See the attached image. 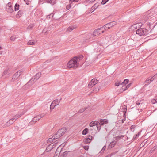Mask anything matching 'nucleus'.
Returning a JSON list of instances; mask_svg holds the SVG:
<instances>
[{"label": "nucleus", "mask_w": 157, "mask_h": 157, "mask_svg": "<svg viewBox=\"0 0 157 157\" xmlns=\"http://www.w3.org/2000/svg\"><path fill=\"white\" fill-rule=\"evenodd\" d=\"M83 141L86 143H89L90 142V140H89L88 138L84 139Z\"/></svg>", "instance_id": "36"}, {"label": "nucleus", "mask_w": 157, "mask_h": 157, "mask_svg": "<svg viewBox=\"0 0 157 157\" xmlns=\"http://www.w3.org/2000/svg\"><path fill=\"white\" fill-rule=\"evenodd\" d=\"M2 52L0 51V55H2Z\"/></svg>", "instance_id": "60"}, {"label": "nucleus", "mask_w": 157, "mask_h": 157, "mask_svg": "<svg viewBox=\"0 0 157 157\" xmlns=\"http://www.w3.org/2000/svg\"><path fill=\"white\" fill-rule=\"evenodd\" d=\"M131 84L130 83V84H128V85H127V86H126V87H124V86H123L122 87V88L123 89H124V90H127V89H128L130 87V86H131Z\"/></svg>", "instance_id": "29"}, {"label": "nucleus", "mask_w": 157, "mask_h": 157, "mask_svg": "<svg viewBox=\"0 0 157 157\" xmlns=\"http://www.w3.org/2000/svg\"><path fill=\"white\" fill-rule=\"evenodd\" d=\"M136 104L138 106V107H136L138 109V110L140 109L141 111H142V107H141V106L143 105V104L142 103H140L137 102Z\"/></svg>", "instance_id": "16"}, {"label": "nucleus", "mask_w": 157, "mask_h": 157, "mask_svg": "<svg viewBox=\"0 0 157 157\" xmlns=\"http://www.w3.org/2000/svg\"><path fill=\"white\" fill-rule=\"evenodd\" d=\"M56 143L55 144H50L47 147L46 151L47 152H48L51 151L56 146Z\"/></svg>", "instance_id": "8"}, {"label": "nucleus", "mask_w": 157, "mask_h": 157, "mask_svg": "<svg viewBox=\"0 0 157 157\" xmlns=\"http://www.w3.org/2000/svg\"><path fill=\"white\" fill-rule=\"evenodd\" d=\"M22 72L21 70H19L15 73L13 75L12 79H17L18 77L20 75Z\"/></svg>", "instance_id": "7"}, {"label": "nucleus", "mask_w": 157, "mask_h": 157, "mask_svg": "<svg viewBox=\"0 0 157 157\" xmlns=\"http://www.w3.org/2000/svg\"><path fill=\"white\" fill-rule=\"evenodd\" d=\"M13 122L14 121H13L12 120L10 119L9 121L6 122V125L7 126H10L13 124Z\"/></svg>", "instance_id": "22"}, {"label": "nucleus", "mask_w": 157, "mask_h": 157, "mask_svg": "<svg viewBox=\"0 0 157 157\" xmlns=\"http://www.w3.org/2000/svg\"><path fill=\"white\" fill-rule=\"evenodd\" d=\"M17 38L14 36H13L10 37V40L12 41H14Z\"/></svg>", "instance_id": "40"}, {"label": "nucleus", "mask_w": 157, "mask_h": 157, "mask_svg": "<svg viewBox=\"0 0 157 157\" xmlns=\"http://www.w3.org/2000/svg\"><path fill=\"white\" fill-rule=\"evenodd\" d=\"M10 120H12L13 121H14V122L16 120H15V118L13 117L11 119H10Z\"/></svg>", "instance_id": "57"}, {"label": "nucleus", "mask_w": 157, "mask_h": 157, "mask_svg": "<svg viewBox=\"0 0 157 157\" xmlns=\"http://www.w3.org/2000/svg\"><path fill=\"white\" fill-rule=\"evenodd\" d=\"M148 31L146 29L141 28L137 30L136 33L137 34L140 36H145L147 34Z\"/></svg>", "instance_id": "3"}, {"label": "nucleus", "mask_w": 157, "mask_h": 157, "mask_svg": "<svg viewBox=\"0 0 157 157\" xmlns=\"http://www.w3.org/2000/svg\"><path fill=\"white\" fill-rule=\"evenodd\" d=\"M58 149L59 148H58L56 150V151L55 153V155L54 156H55L56 157H59V151H58Z\"/></svg>", "instance_id": "31"}, {"label": "nucleus", "mask_w": 157, "mask_h": 157, "mask_svg": "<svg viewBox=\"0 0 157 157\" xmlns=\"http://www.w3.org/2000/svg\"><path fill=\"white\" fill-rule=\"evenodd\" d=\"M24 113V112L19 113L15 115L13 117L15 118V120H16L23 115Z\"/></svg>", "instance_id": "14"}, {"label": "nucleus", "mask_w": 157, "mask_h": 157, "mask_svg": "<svg viewBox=\"0 0 157 157\" xmlns=\"http://www.w3.org/2000/svg\"><path fill=\"white\" fill-rule=\"evenodd\" d=\"M88 129L87 128H85L82 132V134L83 135H86L87 133L88 132Z\"/></svg>", "instance_id": "27"}, {"label": "nucleus", "mask_w": 157, "mask_h": 157, "mask_svg": "<svg viewBox=\"0 0 157 157\" xmlns=\"http://www.w3.org/2000/svg\"><path fill=\"white\" fill-rule=\"evenodd\" d=\"M56 106L54 104L53 102H52L50 106V109H53Z\"/></svg>", "instance_id": "34"}, {"label": "nucleus", "mask_w": 157, "mask_h": 157, "mask_svg": "<svg viewBox=\"0 0 157 157\" xmlns=\"http://www.w3.org/2000/svg\"><path fill=\"white\" fill-rule=\"evenodd\" d=\"M129 80L127 79H125L124 81L121 83V84L123 85H125L126 84L128 83Z\"/></svg>", "instance_id": "25"}, {"label": "nucleus", "mask_w": 157, "mask_h": 157, "mask_svg": "<svg viewBox=\"0 0 157 157\" xmlns=\"http://www.w3.org/2000/svg\"><path fill=\"white\" fill-rule=\"evenodd\" d=\"M104 31L105 30L102 27L100 28L95 30L93 33V35L94 36H98L102 33H104Z\"/></svg>", "instance_id": "4"}, {"label": "nucleus", "mask_w": 157, "mask_h": 157, "mask_svg": "<svg viewBox=\"0 0 157 157\" xmlns=\"http://www.w3.org/2000/svg\"><path fill=\"white\" fill-rule=\"evenodd\" d=\"M34 27V25H29L27 28V30H31Z\"/></svg>", "instance_id": "32"}, {"label": "nucleus", "mask_w": 157, "mask_h": 157, "mask_svg": "<svg viewBox=\"0 0 157 157\" xmlns=\"http://www.w3.org/2000/svg\"><path fill=\"white\" fill-rule=\"evenodd\" d=\"M60 100L61 99L59 100L58 99H56V100L53 101L52 102H53L54 104L56 106L59 104Z\"/></svg>", "instance_id": "19"}, {"label": "nucleus", "mask_w": 157, "mask_h": 157, "mask_svg": "<svg viewBox=\"0 0 157 157\" xmlns=\"http://www.w3.org/2000/svg\"><path fill=\"white\" fill-rule=\"evenodd\" d=\"M90 0H89V1H90V2H91V1ZM95 0H92V1H93V2Z\"/></svg>", "instance_id": "61"}, {"label": "nucleus", "mask_w": 157, "mask_h": 157, "mask_svg": "<svg viewBox=\"0 0 157 157\" xmlns=\"http://www.w3.org/2000/svg\"><path fill=\"white\" fill-rule=\"evenodd\" d=\"M142 25V24L141 23H136L135 24H134L133 25H132L131 26V27L132 29H134V28L135 29H137L138 28H139Z\"/></svg>", "instance_id": "9"}, {"label": "nucleus", "mask_w": 157, "mask_h": 157, "mask_svg": "<svg viewBox=\"0 0 157 157\" xmlns=\"http://www.w3.org/2000/svg\"><path fill=\"white\" fill-rule=\"evenodd\" d=\"M99 6V5L98 3L95 4L94 6L92 7L91 10H95Z\"/></svg>", "instance_id": "26"}, {"label": "nucleus", "mask_w": 157, "mask_h": 157, "mask_svg": "<svg viewBox=\"0 0 157 157\" xmlns=\"http://www.w3.org/2000/svg\"><path fill=\"white\" fill-rule=\"evenodd\" d=\"M24 1L26 2L27 4H28L29 3V1L28 0H24Z\"/></svg>", "instance_id": "55"}, {"label": "nucleus", "mask_w": 157, "mask_h": 157, "mask_svg": "<svg viewBox=\"0 0 157 157\" xmlns=\"http://www.w3.org/2000/svg\"><path fill=\"white\" fill-rule=\"evenodd\" d=\"M109 0H102L101 2V4L104 5Z\"/></svg>", "instance_id": "43"}, {"label": "nucleus", "mask_w": 157, "mask_h": 157, "mask_svg": "<svg viewBox=\"0 0 157 157\" xmlns=\"http://www.w3.org/2000/svg\"><path fill=\"white\" fill-rule=\"evenodd\" d=\"M53 137L54 135L53 136L52 138H49L47 140V142L48 143H50L53 142L54 140L57 139V138H54Z\"/></svg>", "instance_id": "17"}, {"label": "nucleus", "mask_w": 157, "mask_h": 157, "mask_svg": "<svg viewBox=\"0 0 157 157\" xmlns=\"http://www.w3.org/2000/svg\"><path fill=\"white\" fill-rule=\"evenodd\" d=\"M67 128H63L59 130L54 135V138H57V139L63 136L66 132Z\"/></svg>", "instance_id": "2"}, {"label": "nucleus", "mask_w": 157, "mask_h": 157, "mask_svg": "<svg viewBox=\"0 0 157 157\" xmlns=\"http://www.w3.org/2000/svg\"><path fill=\"white\" fill-rule=\"evenodd\" d=\"M157 77V74H156V75H155L154 76H153L151 78L150 77V80H151V82H152Z\"/></svg>", "instance_id": "28"}, {"label": "nucleus", "mask_w": 157, "mask_h": 157, "mask_svg": "<svg viewBox=\"0 0 157 157\" xmlns=\"http://www.w3.org/2000/svg\"><path fill=\"white\" fill-rule=\"evenodd\" d=\"M48 2L50 3L51 5H53L55 3V0H49L48 1Z\"/></svg>", "instance_id": "35"}, {"label": "nucleus", "mask_w": 157, "mask_h": 157, "mask_svg": "<svg viewBox=\"0 0 157 157\" xmlns=\"http://www.w3.org/2000/svg\"><path fill=\"white\" fill-rule=\"evenodd\" d=\"M100 122L101 125H103L107 123L108 121L106 119H101L100 121Z\"/></svg>", "instance_id": "15"}, {"label": "nucleus", "mask_w": 157, "mask_h": 157, "mask_svg": "<svg viewBox=\"0 0 157 157\" xmlns=\"http://www.w3.org/2000/svg\"><path fill=\"white\" fill-rule=\"evenodd\" d=\"M71 4H69L67 5V6H66V9L67 10H69V9H71Z\"/></svg>", "instance_id": "45"}, {"label": "nucleus", "mask_w": 157, "mask_h": 157, "mask_svg": "<svg viewBox=\"0 0 157 157\" xmlns=\"http://www.w3.org/2000/svg\"><path fill=\"white\" fill-rule=\"evenodd\" d=\"M116 25V22L113 21L107 23L102 27L105 30H107V28L109 29Z\"/></svg>", "instance_id": "5"}, {"label": "nucleus", "mask_w": 157, "mask_h": 157, "mask_svg": "<svg viewBox=\"0 0 157 157\" xmlns=\"http://www.w3.org/2000/svg\"><path fill=\"white\" fill-rule=\"evenodd\" d=\"M117 143V141H113L109 145L108 148L110 149L113 147Z\"/></svg>", "instance_id": "12"}, {"label": "nucleus", "mask_w": 157, "mask_h": 157, "mask_svg": "<svg viewBox=\"0 0 157 157\" xmlns=\"http://www.w3.org/2000/svg\"><path fill=\"white\" fill-rule=\"evenodd\" d=\"M48 29L47 28H45L43 29L42 31V33H44L45 34L48 33L47 32Z\"/></svg>", "instance_id": "41"}, {"label": "nucleus", "mask_w": 157, "mask_h": 157, "mask_svg": "<svg viewBox=\"0 0 157 157\" xmlns=\"http://www.w3.org/2000/svg\"><path fill=\"white\" fill-rule=\"evenodd\" d=\"M12 3L11 2L8 3L6 6V9L9 10H13Z\"/></svg>", "instance_id": "20"}, {"label": "nucleus", "mask_w": 157, "mask_h": 157, "mask_svg": "<svg viewBox=\"0 0 157 157\" xmlns=\"http://www.w3.org/2000/svg\"><path fill=\"white\" fill-rule=\"evenodd\" d=\"M151 81L150 79V77L148 78H147L145 82L147 83V84H149L151 82Z\"/></svg>", "instance_id": "33"}, {"label": "nucleus", "mask_w": 157, "mask_h": 157, "mask_svg": "<svg viewBox=\"0 0 157 157\" xmlns=\"http://www.w3.org/2000/svg\"><path fill=\"white\" fill-rule=\"evenodd\" d=\"M79 0H69V3L72 4L73 2H77Z\"/></svg>", "instance_id": "42"}, {"label": "nucleus", "mask_w": 157, "mask_h": 157, "mask_svg": "<svg viewBox=\"0 0 157 157\" xmlns=\"http://www.w3.org/2000/svg\"><path fill=\"white\" fill-rule=\"evenodd\" d=\"M19 5L16 4L14 6L15 10H19Z\"/></svg>", "instance_id": "38"}, {"label": "nucleus", "mask_w": 157, "mask_h": 157, "mask_svg": "<svg viewBox=\"0 0 157 157\" xmlns=\"http://www.w3.org/2000/svg\"><path fill=\"white\" fill-rule=\"evenodd\" d=\"M97 128H98V129H99V130L100 129H101V127L99 125V126L98 125H97Z\"/></svg>", "instance_id": "58"}, {"label": "nucleus", "mask_w": 157, "mask_h": 157, "mask_svg": "<svg viewBox=\"0 0 157 157\" xmlns=\"http://www.w3.org/2000/svg\"><path fill=\"white\" fill-rule=\"evenodd\" d=\"M98 80L94 78L93 79L89 82L88 85V87L90 88L94 86L98 82Z\"/></svg>", "instance_id": "6"}, {"label": "nucleus", "mask_w": 157, "mask_h": 157, "mask_svg": "<svg viewBox=\"0 0 157 157\" xmlns=\"http://www.w3.org/2000/svg\"><path fill=\"white\" fill-rule=\"evenodd\" d=\"M45 115V114H41L40 116H40V118L42 117H43Z\"/></svg>", "instance_id": "54"}, {"label": "nucleus", "mask_w": 157, "mask_h": 157, "mask_svg": "<svg viewBox=\"0 0 157 157\" xmlns=\"http://www.w3.org/2000/svg\"><path fill=\"white\" fill-rule=\"evenodd\" d=\"M92 12H90H90H89V13H91Z\"/></svg>", "instance_id": "63"}, {"label": "nucleus", "mask_w": 157, "mask_h": 157, "mask_svg": "<svg viewBox=\"0 0 157 157\" xmlns=\"http://www.w3.org/2000/svg\"><path fill=\"white\" fill-rule=\"evenodd\" d=\"M75 28H76V26L75 25L70 26L68 28L67 30V31L69 32H70L75 29Z\"/></svg>", "instance_id": "13"}, {"label": "nucleus", "mask_w": 157, "mask_h": 157, "mask_svg": "<svg viewBox=\"0 0 157 157\" xmlns=\"http://www.w3.org/2000/svg\"><path fill=\"white\" fill-rule=\"evenodd\" d=\"M2 49V48L0 46V50L1 49Z\"/></svg>", "instance_id": "62"}, {"label": "nucleus", "mask_w": 157, "mask_h": 157, "mask_svg": "<svg viewBox=\"0 0 157 157\" xmlns=\"http://www.w3.org/2000/svg\"><path fill=\"white\" fill-rule=\"evenodd\" d=\"M83 58V56L82 55L77 56L74 57L68 63L67 67L69 68H77L79 64L81 63L80 61L82 60Z\"/></svg>", "instance_id": "1"}, {"label": "nucleus", "mask_w": 157, "mask_h": 157, "mask_svg": "<svg viewBox=\"0 0 157 157\" xmlns=\"http://www.w3.org/2000/svg\"><path fill=\"white\" fill-rule=\"evenodd\" d=\"M141 132H139L137 134H136V135L135 136H134L133 137V139H136L140 135V134Z\"/></svg>", "instance_id": "37"}, {"label": "nucleus", "mask_w": 157, "mask_h": 157, "mask_svg": "<svg viewBox=\"0 0 157 157\" xmlns=\"http://www.w3.org/2000/svg\"><path fill=\"white\" fill-rule=\"evenodd\" d=\"M125 120L126 118L125 117H124V119L122 120V123H123L125 121Z\"/></svg>", "instance_id": "56"}, {"label": "nucleus", "mask_w": 157, "mask_h": 157, "mask_svg": "<svg viewBox=\"0 0 157 157\" xmlns=\"http://www.w3.org/2000/svg\"><path fill=\"white\" fill-rule=\"evenodd\" d=\"M87 108L86 107H85L81 109H80L78 112L79 113H81L84 112L86 109H87Z\"/></svg>", "instance_id": "30"}, {"label": "nucleus", "mask_w": 157, "mask_h": 157, "mask_svg": "<svg viewBox=\"0 0 157 157\" xmlns=\"http://www.w3.org/2000/svg\"><path fill=\"white\" fill-rule=\"evenodd\" d=\"M110 157V155H108L105 157Z\"/></svg>", "instance_id": "59"}, {"label": "nucleus", "mask_w": 157, "mask_h": 157, "mask_svg": "<svg viewBox=\"0 0 157 157\" xmlns=\"http://www.w3.org/2000/svg\"><path fill=\"white\" fill-rule=\"evenodd\" d=\"M70 152V151H66L65 152H64V153H63V154H64V155H67V154H68V153Z\"/></svg>", "instance_id": "53"}, {"label": "nucleus", "mask_w": 157, "mask_h": 157, "mask_svg": "<svg viewBox=\"0 0 157 157\" xmlns=\"http://www.w3.org/2000/svg\"><path fill=\"white\" fill-rule=\"evenodd\" d=\"M84 148L85 150H88L89 148V146H85L84 147Z\"/></svg>", "instance_id": "50"}, {"label": "nucleus", "mask_w": 157, "mask_h": 157, "mask_svg": "<svg viewBox=\"0 0 157 157\" xmlns=\"http://www.w3.org/2000/svg\"><path fill=\"white\" fill-rule=\"evenodd\" d=\"M135 125H132L131 126L130 130L133 132L135 129Z\"/></svg>", "instance_id": "39"}, {"label": "nucleus", "mask_w": 157, "mask_h": 157, "mask_svg": "<svg viewBox=\"0 0 157 157\" xmlns=\"http://www.w3.org/2000/svg\"><path fill=\"white\" fill-rule=\"evenodd\" d=\"M53 157H56L55 156H54Z\"/></svg>", "instance_id": "64"}, {"label": "nucleus", "mask_w": 157, "mask_h": 157, "mask_svg": "<svg viewBox=\"0 0 157 157\" xmlns=\"http://www.w3.org/2000/svg\"><path fill=\"white\" fill-rule=\"evenodd\" d=\"M124 137V136L123 135H120V136H117V139H120V138H123V137Z\"/></svg>", "instance_id": "51"}, {"label": "nucleus", "mask_w": 157, "mask_h": 157, "mask_svg": "<svg viewBox=\"0 0 157 157\" xmlns=\"http://www.w3.org/2000/svg\"><path fill=\"white\" fill-rule=\"evenodd\" d=\"M22 10H19L17 14L16 17L17 18H19L21 16L22 14L23 13Z\"/></svg>", "instance_id": "23"}, {"label": "nucleus", "mask_w": 157, "mask_h": 157, "mask_svg": "<svg viewBox=\"0 0 157 157\" xmlns=\"http://www.w3.org/2000/svg\"><path fill=\"white\" fill-rule=\"evenodd\" d=\"M40 119V116H37L35 117L33 119V122H36L38 121Z\"/></svg>", "instance_id": "21"}, {"label": "nucleus", "mask_w": 157, "mask_h": 157, "mask_svg": "<svg viewBox=\"0 0 157 157\" xmlns=\"http://www.w3.org/2000/svg\"><path fill=\"white\" fill-rule=\"evenodd\" d=\"M155 148H156L155 147H154L153 148H152L150 151V153H152L155 151Z\"/></svg>", "instance_id": "47"}, {"label": "nucleus", "mask_w": 157, "mask_h": 157, "mask_svg": "<svg viewBox=\"0 0 157 157\" xmlns=\"http://www.w3.org/2000/svg\"><path fill=\"white\" fill-rule=\"evenodd\" d=\"M98 124H99V122L97 121H95L91 122L89 124V126L90 127H93L94 126L98 125Z\"/></svg>", "instance_id": "11"}, {"label": "nucleus", "mask_w": 157, "mask_h": 157, "mask_svg": "<svg viewBox=\"0 0 157 157\" xmlns=\"http://www.w3.org/2000/svg\"><path fill=\"white\" fill-rule=\"evenodd\" d=\"M106 148V146L105 145L102 148V149L100 151V152L101 153H103L104 151L105 150V148Z\"/></svg>", "instance_id": "44"}, {"label": "nucleus", "mask_w": 157, "mask_h": 157, "mask_svg": "<svg viewBox=\"0 0 157 157\" xmlns=\"http://www.w3.org/2000/svg\"><path fill=\"white\" fill-rule=\"evenodd\" d=\"M97 88H96L95 89V91L96 92L97 91H98V90H99L100 89V86H97Z\"/></svg>", "instance_id": "49"}, {"label": "nucleus", "mask_w": 157, "mask_h": 157, "mask_svg": "<svg viewBox=\"0 0 157 157\" xmlns=\"http://www.w3.org/2000/svg\"><path fill=\"white\" fill-rule=\"evenodd\" d=\"M93 137L89 135L88 136V139L90 140H91L92 139Z\"/></svg>", "instance_id": "52"}, {"label": "nucleus", "mask_w": 157, "mask_h": 157, "mask_svg": "<svg viewBox=\"0 0 157 157\" xmlns=\"http://www.w3.org/2000/svg\"><path fill=\"white\" fill-rule=\"evenodd\" d=\"M121 82L119 81H118L116 82L115 83V85L117 86H118L120 84Z\"/></svg>", "instance_id": "46"}, {"label": "nucleus", "mask_w": 157, "mask_h": 157, "mask_svg": "<svg viewBox=\"0 0 157 157\" xmlns=\"http://www.w3.org/2000/svg\"><path fill=\"white\" fill-rule=\"evenodd\" d=\"M41 73L40 72H39L37 73L35 76L34 77L36 79H37V80L39 79L40 77V76L41 75Z\"/></svg>", "instance_id": "24"}, {"label": "nucleus", "mask_w": 157, "mask_h": 157, "mask_svg": "<svg viewBox=\"0 0 157 157\" xmlns=\"http://www.w3.org/2000/svg\"><path fill=\"white\" fill-rule=\"evenodd\" d=\"M151 102L153 104H155L157 102V99H154L152 100Z\"/></svg>", "instance_id": "48"}, {"label": "nucleus", "mask_w": 157, "mask_h": 157, "mask_svg": "<svg viewBox=\"0 0 157 157\" xmlns=\"http://www.w3.org/2000/svg\"><path fill=\"white\" fill-rule=\"evenodd\" d=\"M37 79H36L34 77H33L27 83V84L29 85H31L35 82Z\"/></svg>", "instance_id": "10"}, {"label": "nucleus", "mask_w": 157, "mask_h": 157, "mask_svg": "<svg viewBox=\"0 0 157 157\" xmlns=\"http://www.w3.org/2000/svg\"><path fill=\"white\" fill-rule=\"evenodd\" d=\"M36 43V42L33 40H31L29 41L27 43L28 45H35Z\"/></svg>", "instance_id": "18"}]
</instances>
